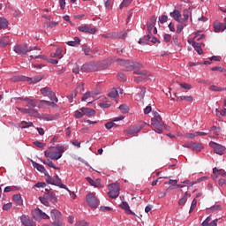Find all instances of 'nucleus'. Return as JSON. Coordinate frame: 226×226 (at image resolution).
Here are the masks:
<instances>
[{
    "label": "nucleus",
    "instance_id": "nucleus-1",
    "mask_svg": "<svg viewBox=\"0 0 226 226\" xmlns=\"http://www.w3.org/2000/svg\"><path fill=\"white\" fill-rule=\"evenodd\" d=\"M63 153H64V146H57L49 148L44 152V156L46 158H50V160H60L63 157Z\"/></svg>",
    "mask_w": 226,
    "mask_h": 226
},
{
    "label": "nucleus",
    "instance_id": "nucleus-2",
    "mask_svg": "<svg viewBox=\"0 0 226 226\" xmlns=\"http://www.w3.org/2000/svg\"><path fill=\"white\" fill-rule=\"evenodd\" d=\"M151 121L153 130H154L156 133H162V132H163L165 124L163 123V120H162V117L160 114H158V112H154V117L151 118Z\"/></svg>",
    "mask_w": 226,
    "mask_h": 226
},
{
    "label": "nucleus",
    "instance_id": "nucleus-3",
    "mask_svg": "<svg viewBox=\"0 0 226 226\" xmlns=\"http://www.w3.org/2000/svg\"><path fill=\"white\" fill-rule=\"evenodd\" d=\"M120 61V64L124 66L125 69V72H133L135 68H138V70H140L144 68L142 64H139L137 62H130V61H124V60H118Z\"/></svg>",
    "mask_w": 226,
    "mask_h": 226
},
{
    "label": "nucleus",
    "instance_id": "nucleus-4",
    "mask_svg": "<svg viewBox=\"0 0 226 226\" xmlns=\"http://www.w3.org/2000/svg\"><path fill=\"white\" fill-rule=\"evenodd\" d=\"M87 202L93 209H96V207H98V204L100 203L94 192H89L87 194Z\"/></svg>",
    "mask_w": 226,
    "mask_h": 226
},
{
    "label": "nucleus",
    "instance_id": "nucleus-5",
    "mask_svg": "<svg viewBox=\"0 0 226 226\" xmlns=\"http://www.w3.org/2000/svg\"><path fill=\"white\" fill-rule=\"evenodd\" d=\"M119 192H121V188L118 183L109 185V192L108 194L110 199H117V197H119Z\"/></svg>",
    "mask_w": 226,
    "mask_h": 226
},
{
    "label": "nucleus",
    "instance_id": "nucleus-6",
    "mask_svg": "<svg viewBox=\"0 0 226 226\" xmlns=\"http://www.w3.org/2000/svg\"><path fill=\"white\" fill-rule=\"evenodd\" d=\"M32 215L34 220H49L50 216L47 215L45 212H42L41 209L36 207L32 210Z\"/></svg>",
    "mask_w": 226,
    "mask_h": 226
},
{
    "label": "nucleus",
    "instance_id": "nucleus-7",
    "mask_svg": "<svg viewBox=\"0 0 226 226\" xmlns=\"http://www.w3.org/2000/svg\"><path fill=\"white\" fill-rule=\"evenodd\" d=\"M209 146L214 149V153H215V154H220V156H222V154H225L226 153L225 147L215 141H210Z\"/></svg>",
    "mask_w": 226,
    "mask_h": 226
},
{
    "label": "nucleus",
    "instance_id": "nucleus-8",
    "mask_svg": "<svg viewBox=\"0 0 226 226\" xmlns=\"http://www.w3.org/2000/svg\"><path fill=\"white\" fill-rule=\"evenodd\" d=\"M41 94H43V96H49L51 102H56V103L59 102V100H57V97H56V94L52 92V90H50V87H45L41 88Z\"/></svg>",
    "mask_w": 226,
    "mask_h": 226
},
{
    "label": "nucleus",
    "instance_id": "nucleus-9",
    "mask_svg": "<svg viewBox=\"0 0 226 226\" xmlns=\"http://www.w3.org/2000/svg\"><path fill=\"white\" fill-rule=\"evenodd\" d=\"M13 50L18 56H27V52H29V48H27V45L23 44V45H16L13 48Z\"/></svg>",
    "mask_w": 226,
    "mask_h": 226
},
{
    "label": "nucleus",
    "instance_id": "nucleus-10",
    "mask_svg": "<svg viewBox=\"0 0 226 226\" xmlns=\"http://www.w3.org/2000/svg\"><path fill=\"white\" fill-rule=\"evenodd\" d=\"M50 216H51L52 221L63 222V214L56 208H54L50 211Z\"/></svg>",
    "mask_w": 226,
    "mask_h": 226
},
{
    "label": "nucleus",
    "instance_id": "nucleus-11",
    "mask_svg": "<svg viewBox=\"0 0 226 226\" xmlns=\"http://www.w3.org/2000/svg\"><path fill=\"white\" fill-rule=\"evenodd\" d=\"M183 19H181V22L180 24H186V22H188V19H190V20H193L192 18V10L189 9H184L183 10Z\"/></svg>",
    "mask_w": 226,
    "mask_h": 226
},
{
    "label": "nucleus",
    "instance_id": "nucleus-12",
    "mask_svg": "<svg viewBox=\"0 0 226 226\" xmlns=\"http://www.w3.org/2000/svg\"><path fill=\"white\" fill-rule=\"evenodd\" d=\"M78 30L80 31V33H89L90 34H96V28H93L89 25L79 26Z\"/></svg>",
    "mask_w": 226,
    "mask_h": 226
},
{
    "label": "nucleus",
    "instance_id": "nucleus-13",
    "mask_svg": "<svg viewBox=\"0 0 226 226\" xmlns=\"http://www.w3.org/2000/svg\"><path fill=\"white\" fill-rule=\"evenodd\" d=\"M86 180L89 183L90 186H94V188H102V181L100 178L93 180L90 177H87Z\"/></svg>",
    "mask_w": 226,
    "mask_h": 226
},
{
    "label": "nucleus",
    "instance_id": "nucleus-14",
    "mask_svg": "<svg viewBox=\"0 0 226 226\" xmlns=\"http://www.w3.org/2000/svg\"><path fill=\"white\" fill-rule=\"evenodd\" d=\"M213 26H214L215 33H221V32L225 31V29H226L225 23L215 22L213 24Z\"/></svg>",
    "mask_w": 226,
    "mask_h": 226
},
{
    "label": "nucleus",
    "instance_id": "nucleus-15",
    "mask_svg": "<svg viewBox=\"0 0 226 226\" xmlns=\"http://www.w3.org/2000/svg\"><path fill=\"white\" fill-rule=\"evenodd\" d=\"M81 112H83V116H87V117H93L94 114H96V110L91 108H80Z\"/></svg>",
    "mask_w": 226,
    "mask_h": 226
},
{
    "label": "nucleus",
    "instance_id": "nucleus-16",
    "mask_svg": "<svg viewBox=\"0 0 226 226\" xmlns=\"http://www.w3.org/2000/svg\"><path fill=\"white\" fill-rule=\"evenodd\" d=\"M56 101H45V100H42L40 102V106L39 107H41L42 109H45L47 107H52V109H54V107H56Z\"/></svg>",
    "mask_w": 226,
    "mask_h": 226
},
{
    "label": "nucleus",
    "instance_id": "nucleus-17",
    "mask_svg": "<svg viewBox=\"0 0 226 226\" xmlns=\"http://www.w3.org/2000/svg\"><path fill=\"white\" fill-rule=\"evenodd\" d=\"M24 80H26L29 84H38V82L43 80V76H35L34 78L26 77Z\"/></svg>",
    "mask_w": 226,
    "mask_h": 226
},
{
    "label": "nucleus",
    "instance_id": "nucleus-18",
    "mask_svg": "<svg viewBox=\"0 0 226 226\" xmlns=\"http://www.w3.org/2000/svg\"><path fill=\"white\" fill-rule=\"evenodd\" d=\"M170 17H171V19H174L176 22H178V24H180L181 12L175 9L172 12L170 13Z\"/></svg>",
    "mask_w": 226,
    "mask_h": 226
},
{
    "label": "nucleus",
    "instance_id": "nucleus-19",
    "mask_svg": "<svg viewBox=\"0 0 226 226\" xmlns=\"http://www.w3.org/2000/svg\"><path fill=\"white\" fill-rule=\"evenodd\" d=\"M56 181V186H59V188H63L64 190H66L67 192H70V189L68 188V186H66V185L63 184L61 182V179L59 178V176L55 175L54 178Z\"/></svg>",
    "mask_w": 226,
    "mask_h": 226
},
{
    "label": "nucleus",
    "instance_id": "nucleus-20",
    "mask_svg": "<svg viewBox=\"0 0 226 226\" xmlns=\"http://www.w3.org/2000/svg\"><path fill=\"white\" fill-rule=\"evenodd\" d=\"M21 223L25 226H36V222L27 219L26 215H22L20 217Z\"/></svg>",
    "mask_w": 226,
    "mask_h": 226
},
{
    "label": "nucleus",
    "instance_id": "nucleus-21",
    "mask_svg": "<svg viewBox=\"0 0 226 226\" xmlns=\"http://www.w3.org/2000/svg\"><path fill=\"white\" fill-rule=\"evenodd\" d=\"M32 165L34 169H37L39 172H41L42 174H47V170H45V167L38 162H32Z\"/></svg>",
    "mask_w": 226,
    "mask_h": 226
},
{
    "label": "nucleus",
    "instance_id": "nucleus-22",
    "mask_svg": "<svg viewBox=\"0 0 226 226\" xmlns=\"http://www.w3.org/2000/svg\"><path fill=\"white\" fill-rule=\"evenodd\" d=\"M192 149L195 153H200V151H202V149H204V146L202 145V143L193 142Z\"/></svg>",
    "mask_w": 226,
    "mask_h": 226
},
{
    "label": "nucleus",
    "instance_id": "nucleus-23",
    "mask_svg": "<svg viewBox=\"0 0 226 226\" xmlns=\"http://www.w3.org/2000/svg\"><path fill=\"white\" fill-rule=\"evenodd\" d=\"M213 172L215 176V178L220 177V176H222V177H226V172L223 170H218V168H214Z\"/></svg>",
    "mask_w": 226,
    "mask_h": 226
},
{
    "label": "nucleus",
    "instance_id": "nucleus-24",
    "mask_svg": "<svg viewBox=\"0 0 226 226\" xmlns=\"http://www.w3.org/2000/svg\"><path fill=\"white\" fill-rule=\"evenodd\" d=\"M155 24H156V17L154 16L150 19V22L147 24V31L149 34H151V31H153V28L154 27Z\"/></svg>",
    "mask_w": 226,
    "mask_h": 226
},
{
    "label": "nucleus",
    "instance_id": "nucleus-25",
    "mask_svg": "<svg viewBox=\"0 0 226 226\" xmlns=\"http://www.w3.org/2000/svg\"><path fill=\"white\" fill-rule=\"evenodd\" d=\"M26 114L32 117H38L40 116V113H38V110L34 109V108H26Z\"/></svg>",
    "mask_w": 226,
    "mask_h": 226
},
{
    "label": "nucleus",
    "instance_id": "nucleus-26",
    "mask_svg": "<svg viewBox=\"0 0 226 226\" xmlns=\"http://www.w3.org/2000/svg\"><path fill=\"white\" fill-rule=\"evenodd\" d=\"M120 207L122 209L125 210V213H127V215H135L131 209H130V205H128V202H122V204H120Z\"/></svg>",
    "mask_w": 226,
    "mask_h": 226
},
{
    "label": "nucleus",
    "instance_id": "nucleus-27",
    "mask_svg": "<svg viewBox=\"0 0 226 226\" xmlns=\"http://www.w3.org/2000/svg\"><path fill=\"white\" fill-rule=\"evenodd\" d=\"M67 45H69V47H79V45H80V38L75 37L73 41H69Z\"/></svg>",
    "mask_w": 226,
    "mask_h": 226
},
{
    "label": "nucleus",
    "instance_id": "nucleus-28",
    "mask_svg": "<svg viewBox=\"0 0 226 226\" xmlns=\"http://www.w3.org/2000/svg\"><path fill=\"white\" fill-rule=\"evenodd\" d=\"M192 45L193 49L196 50V52H198V54L200 56H201V54H203L202 48L200 47V43L196 42L195 41H192Z\"/></svg>",
    "mask_w": 226,
    "mask_h": 226
},
{
    "label": "nucleus",
    "instance_id": "nucleus-29",
    "mask_svg": "<svg viewBox=\"0 0 226 226\" xmlns=\"http://www.w3.org/2000/svg\"><path fill=\"white\" fill-rule=\"evenodd\" d=\"M41 162L44 165H48V167H50L51 169H54L55 170H59V167L56 166V164H54V162H52V161L47 160V161H41Z\"/></svg>",
    "mask_w": 226,
    "mask_h": 226
},
{
    "label": "nucleus",
    "instance_id": "nucleus-30",
    "mask_svg": "<svg viewBox=\"0 0 226 226\" xmlns=\"http://www.w3.org/2000/svg\"><path fill=\"white\" fill-rule=\"evenodd\" d=\"M51 57H63V49L62 48H57L55 51V53H51Z\"/></svg>",
    "mask_w": 226,
    "mask_h": 226
},
{
    "label": "nucleus",
    "instance_id": "nucleus-31",
    "mask_svg": "<svg viewBox=\"0 0 226 226\" xmlns=\"http://www.w3.org/2000/svg\"><path fill=\"white\" fill-rule=\"evenodd\" d=\"M151 40V35L147 34L144 36L143 38H140L139 41V45H147V42Z\"/></svg>",
    "mask_w": 226,
    "mask_h": 226
},
{
    "label": "nucleus",
    "instance_id": "nucleus-32",
    "mask_svg": "<svg viewBox=\"0 0 226 226\" xmlns=\"http://www.w3.org/2000/svg\"><path fill=\"white\" fill-rule=\"evenodd\" d=\"M12 200H14V202H16L19 206H22L23 201H22V196H20V194H14L12 196Z\"/></svg>",
    "mask_w": 226,
    "mask_h": 226
},
{
    "label": "nucleus",
    "instance_id": "nucleus-33",
    "mask_svg": "<svg viewBox=\"0 0 226 226\" xmlns=\"http://www.w3.org/2000/svg\"><path fill=\"white\" fill-rule=\"evenodd\" d=\"M19 128H31L32 126H34V124L33 122H26V121H22L20 124H19Z\"/></svg>",
    "mask_w": 226,
    "mask_h": 226
},
{
    "label": "nucleus",
    "instance_id": "nucleus-34",
    "mask_svg": "<svg viewBox=\"0 0 226 226\" xmlns=\"http://www.w3.org/2000/svg\"><path fill=\"white\" fill-rule=\"evenodd\" d=\"M0 29H8V21L4 18H0Z\"/></svg>",
    "mask_w": 226,
    "mask_h": 226
},
{
    "label": "nucleus",
    "instance_id": "nucleus-35",
    "mask_svg": "<svg viewBox=\"0 0 226 226\" xmlns=\"http://www.w3.org/2000/svg\"><path fill=\"white\" fill-rule=\"evenodd\" d=\"M45 176L47 177L46 183H48V185H54L56 186V179L52 178L49 173H45Z\"/></svg>",
    "mask_w": 226,
    "mask_h": 226
},
{
    "label": "nucleus",
    "instance_id": "nucleus-36",
    "mask_svg": "<svg viewBox=\"0 0 226 226\" xmlns=\"http://www.w3.org/2000/svg\"><path fill=\"white\" fill-rule=\"evenodd\" d=\"M119 92L116 88H112L111 91L108 94V96H109V98H117Z\"/></svg>",
    "mask_w": 226,
    "mask_h": 226
},
{
    "label": "nucleus",
    "instance_id": "nucleus-37",
    "mask_svg": "<svg viewBox=\"0 0 226 226\" xmlns=\"http://www.w3.org/2000/svg\"><path fill=\"white\" fill-rule=\"evenodd\" d=\"M94 96V93L93 92H87L81 98V102H86V100L89 98H93Z\"/></svg>",
    "mask_w": 226,
    "mask_h": 226
},
{
    "label": "nucleus",
    "instance_id": "nucleus-38",
    "mask_svg": "<svg viewBox=\"0 0 226 226\" xmlns=\"http://www.w3.org/2000/svg\"><path fill=\"white\" fill-rule=\"evenodd\" d=\"M26 103L27 107H32L33 109H34V107H36V103H38V101L28 98L26 100Z\"/></svg>",
    "mask_w": 226,
    "mask_h": 226
},
{
    "label": "nucleus",
    "instance_id": "nucleus-39",
    "mask_svg": "<svg viewBox=\"0 0 226 226\" xmlns=\"http://www.w3.org/2000/svg\"><path fill=\"white\" fill-rule=\"evenodd\" d=\"M186 23H180V25L177 26V34H181L183 32V29L186 27Z\"/></svg>",
    "mask_w": 226,
    "mask_h": 226
},
{
    "label": "nucleus",
    "instance_id": "nucleus-40",
    "mask_svg": "<svg viewBox=\"0 0 226 226\" xmlns=\"http://www.w3.org/2000/svg\"><path fill=\"white\" fill-rule=\"evenodd\" d=\"M140 130H142V127L140 126H136L133 129H131L128 131V133L130 135H133V133H139V132H140Z\"/></svg>",
    "mask_w": 226,
    "mask_h": 226
},
{
    "label": "nucleus",
    "instance_id": "nucleus-41",
    "mask_svg": "<svg viewBox=\"0 0 226 226\" xmlns=\"http://www.w3.org/2000/svg\"><path fill=\"white\" fill-rule=\"evenodd\" d=\"M74 117L76 119H80V118L84 117V112L82 110H80V109L79 110H76L74 112Z\"/></svg>",
    "mask_w": 226,
    "mask_h": 226
},
{
    "label": "nucleus",
    "instance_id": "nucleus-42",
    "mask_svg": "<svg viewBox=\"0 0 226 226\" xmlns=\"http://www.w3.org/2000/svg\"><path fill=\"white\" fill-rule=\"evenodd\" d=\"M182 102H193V97L192 95H182L180 96Z\"/></svg>",
    "mask_w": 226,
    "mask_h": 226
},
{
    "label": "nucleus",
    "instance_id": "nucleus-43",
    "mask_svg": "<svg viewBox=\"0 0 226 226\" xmlns=\"http://www.w3.org/2000/svg\"><path fill=\"white\" fill-rule=\"evenodd\" d=\"M42 119H44V121H54V119H56V117L52 115L45 114V115H42Z\"/></svg>",
    "mask_w": 226,
    "mask_h": 226
},
{
    "label": "nucleus",
    "instance_id": "nucleus-44",
    "mask_svg": "<svg viewBox=\"0 0 226 226\" xmlns=\"http://www.w3.org/2000/svg\"><path fill=\"white\" fill-rule=\"evenodd\" d=\"M75 97H77V90L72 91L71 94H69L68 98H69L70 103L73 102V98Z\"/></svg>",
    "mask_w": 226,
    "mask_h": 226
},
{
    "label": "nucleus",
    "instance_id": "nucleus-45",
    "mask_svg": "<svg viewBox=\"0 0 226 226\" xmlns=\"http://www.w3.org/2000/svg\"><path fill=\"white\" fill-rule=\"evenodd\" d=\"M81 72H91V64H85L81 66Z\"/></svg>",
    "mask_w": 226,
    "mask_h": 226
},
{
    "label": "nucleus",
    "instance_id": "nucleus-46",
    "mask_svg": "<svg viewBox=\"0 0 226 226\" xmlns=\"http://www.w3.org/2000/svg\"><path fill=\"white\" fill-rule=\"evenodd\" d=\"M44 226H63V222L61 221H52L50 224H44Z\"/></svg>",
    "mask_w": 226,
    "mask_h": 226
},
{
    "label": "nucleus",
    "instance_id": "nucleus-47",
    "mask_svg": "<svg viewBox=\"0 0 226 226\" xmlns=\"http://www.w3.org/2000/svg\"><path fill=\"white\" fill-rule=\"evenodd\" d=\"M197 207V200L193 199L191 204L189 213H193L194 209Z\"/></svg>",
    "mask_w": 226,
    "mask_h": 226
},
{
    "label": "nucleus",
    "instance_id": "nucleus-48",
    "mask_svg": "<svg viewBox=\"0 0 226 226\" xmlns=\"http://www.w3.org/2000/svg\"><path fill=\"white\" fill-rule=\"evenodd\" d=\"M10 43V39L8 37H4L0 40V44L6 47Z\"/></svg>",
    "mask_w": 226,
    "mask_h": 226
},
{
    "label": "nucleus",
    "instance_id": "nucleus-49",
    "mask_svg": "<svg viewBox=\"0 0 226 226\" xmlns=\"http://www.w3.org/2000/svg\"><path fill=\"white\" fill-rule=\"evenodd\" d=\"M215 114H216L217 117H220V116L226 117V109H222L221 111L218 110V109H216Z\"/></svg>",
    "mask_w": 226,
    "mask_h": 226
},
{
    "label": "nucleus",
    "instance_id": "nucleus-50",
    "mask_svg": "<svg viewBox=\"0 0 226 226\" xmlns=\"http://www.w3.org/2000/svg\"><path fill=\"white\" fill-rule=\"evenodd\" d=\"M180 87H182V89H186L187 91H190V89H192V85L187 84V83H179Z\"/></svg>",
    "mask_w": 226,
    "mask_h": 226
},
{
    "label": "nucleus",
    "instance_id": "nucleus-51",
    "mask_svg": "<svg viewBox=\"0 0 226 226\" xmlns=\"http://www.w3.org/2000/svg\"><path fill=\"white\" fill-rule=\"evenodd\" d=\"M116 126H117V124H116L114 122H108L105 124V128L107 130H111V128H114Z\"/></svg>",
    "mask_w": 226,
    "mask_h": 226
},
{
    "label": "nucleus",
    "instance_id": "nucleus-52",
    "mask_svg": "<svg viewBox=\"0 0 226 226\" xmlns=\"http://www.w3.org/2000/svg\"><path fill=\"white\" fill-rule=\"evenodd\" d=\"M133 73L135 75H143L144 77H147V75H149V72L147 71H134Z\"/></svg>",
    "mask_w": 226,
    "mask_h": 226
},
{
    "label": "nucleus",
    "instance_id": "nucleus-53",
    "mask_svg": "<svg viewBox=\"0 0 226 226\" xmlns=\"http://www.w3.org/2000/svg\"><path fill=\"white\" fill-rule=\"evenodd\" d=\"M209 89H210V91L222 92V91H223L224 88L223 87H216L215 85H212V86H210Z\"/></svg>",
    "mask_w": 226,
    "mask_h": 226
},
{
    "label": "nucleus",
    "instance_id": "nucleus-54",
    "mask_svg": "<svg viewBox=\"0 0 226 226\" xmlns=\"http://www.w3.org/2000/svg\"><path fill=\"white\" fill-rule=\"evenodd\" d=\"M39 200L43 206L49 207V200L45 197H39Z\"/></svg>",
    "mask_w": 226,
    "mask_h": 226
},
{
    "label": "nucleus",
    "instance_id": "nucleus-55",
    "mask_svg": "<svg viewBox=\"0 0 226 226\" xmlns=\"http://www.w3.org/2000/svg\"><path fill=\"white\" fill-rule=\"evenodd\" d=\"M110 105H111L110 102L99 103V107H101V109H109V107H110Z\"/></svg>",
    "mask_w": 226,
    "mask_h": 226
},
{
    "label": "nucleus",
    "instance_id": "nucleus-56",
    "mask_svg": "<svg viewBox=\"0 0 226 226\" xmlns=\"http://www.w3.org/2000/svg\"><path fill=\"white\" fill-rule=\"evenodd\" d=\"M82 50L84 51L85 56H89V54L92 52L91 49L87 46H83Z\"/></svg>",
    "mask_w": 226,
    "mask_h": 226
},
{
    "label": "nucleus",
    "instance_id": "nucleus-57",
    "mask_svg": "<svg viewBox=\"0 0 226 226\" xmlns=\"http://www.w3.org/2000/svg\"><path fill=\"white\" fill-rule=\"evenodd\" d=\"M117 77L118 80H120L121 82H126V75H124V73H118Z\"/></svg>",
    "mask_w": 226,
    "mask_h": 226
},
{
    "label": "nucleus",
    "instance_id": "nucleus-58",
    "mask_svg": "<svg viewBox=\"0 0 226 226\" xmlns=\"http://www.w3.org/2000/svg\"><path fill=\"white\" fill-rule=\"evenodd\" d=\"M146 77L147 76H144V75H140V76H138L136 78H134V82H142V80H145Z\"/></svg>",
    "mask_w": 226,
    "mask_h": 226
},
{
    "label": "nucleus",
    "instance_id": "nucleus-59",
    "mask_svg": "<svg viewBox=\"0 0 226 226\" xmlns=\"http://www.w3.org/2000/svg\"><path fill=\"white\" fill-rule=\"evenodd\" d=\"M163 40H164L165 43H169V42H170V40H172V36L169 34H166L163 36Z\"/></svg>",
    "mask_w": 226,
    "mask_h": 226
},
{
    "label": "nucleus",
    "instance_id": "nucleus-60",
    "mask_svg": "<svg viewBox=\"0 0 226 226\" xmlns=\"http://www.w3.org/2000/svg\"><path fill=\"white\" fill-rule=\"evenodd\" d=\"M211 222V215L207 216L205 221L201 223L202 226H209V222Z\"/></svg>",
    "mask_w": 226,
    "mask_h": 226
},
{
    "label": "nucleus",
    "instance_id": "nucleus-61",
    "mask_svg": "<svg viewBox=\"0 0 226 226\" xmlns=\"http://www.w3.org/2000/svg\"><path fill=\"white\" fill-rule=\"evenodd\" d=\"M186 200H188V199L186 198V196H184L182 199L178 200V205L185 206V204H186Z\"/></svg>",
    "mask_w": 226,
    "mask_h": 226
},
{
    "label": "nucleus",
    "instance_id": "nucleus-62",
    "mask_svg": "<svg viewBox=\"0 0 226 226\" xmlns=\"http://www.w3.org/2000/svg\"><path fill=\"white\" fill-rule=\"evenodd\" d=\"M118 109H120V110H122V112H124V113L128 112L129 110V108L126 104L120 105Z\"/></svg>",
    "mask_w": 226,
    "mask_h": 226
},
{
    "label": "nucleus",
    "instance_id": "nucleus-63",
    "mask_svg": "<svg viewBox=\"0 0 226 226\" xmlns=\"http://www.w3.org/2000/svg\"><path fill=\"white\" fill-rule=\"evenodd\" d=\"M34 144L36 146V147H40V148L45 147V146H47V144L40 141H34Z\"/></svg>",
    "mask_w": 226,
    "mask_h": 226
},
{
    "label": "nucleus",
    "instance_id": "nucleus-64",
    "mask_svg": "<svg viewBox=\"0 0 226 226\" xmlns=\"http://www.w3.org/2000/svg\"><path fill=\"white\" fill-rule=\"evenodd\" d=\"M76 91H79V93H84V83L79 84V85L76 87Z\"/></svg>",
    "mask_w": 226,
    "mask_h": 226
}]
</instances>
